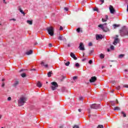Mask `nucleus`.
Returning <instances> with one entry per match:
<instances>
[{
	"label": "nucleus",
	"instance_id": "obj_1",
	"mask_svg": "<svg viewBox=\"0 0 128 128\" xmlns=\"http://www.w3.org/2000/svg\"><path fill=\"white\" fill-rule=\"evenodd\" d=\"M26 98L22 96L18 100V106H22L26 104Z\"/></svg>",
	"mask_w": 128,
	"mask_h": 128
},
{
	"label": "nucleus",
	"instance_id": "obj_2",
	"mask_svg": "<svg viewBox=\"0 0 128 128\" xmlns=\"http://www.w3.org/2000/svg\"><path fill=\"white\" fill-rule=\"evenodd\" d=\"M46 30H48V34L51 36H53L54 33V28H52V26L48 27Z\"/></svg>",
	"mask_w": 128,
	"mask_h": 128
},
{
	"label": "nucleus",
	"instance_id": "obj_3",
	"mask_svg": "<svg viewBox=\"0 0 128 128\" xmlns=\"http://www.w3.org/2000/svg\"><path fill=\"white\" fill-rule=\"evenodd\" d=\"M120 35L121 36H128V31L124 29L120 30Z\"/></svg>",
	"mask_w": 128,
	"mask_h": 128
},
{
	"label": "nucleus",
	"instance_id": "obj_4",
	"mask_svg": "<svg viewBox=\"0 0 128 128\" xmlns=\"http://www.w3.org/2000/svg\"><path fill=\"white\" fill-rule=\"evenodd\" d=\"M51 84H52L51 88L52 90H56V88L58 86V83H56V82H52L51 83Z\"/></svg>",
	"mask_w": 128,
	"mask_h": 128
},
{
	"label": "nucleus",
	"instance_id": "obj_5",
	"mask_svg": "<svg viewBox=\"0 0 128 128\" xmlns=\"http://www.w3.org/2000/svg\"><path fill=\"white\" fill-rule=\"evenodd\" d=\"M98 108H100V104H94L90 106V108H94V110H98Z\"/></svg>",
	"mask_w": 128,
	"mask_h": 128
},
{
	"label": "nucleus",
	"instance_id": "obj_6",
	"mask_svg": "<svg viewBox=\"0 0 128 128\" xmlns=\"http://www.w3.org/2000/svg\"><path fill=\"white\" fill-rule=\"evenodd\" d=\"M109 10H110V14H114V12H116V10L114 8V6H112V5L110 6Z\"/></svg>",
	"mask_w": 128,
	"mask_h": 128
},
{
	"label": "nucleus",
	"instance_id": "obj_7",
	"mask_svg": "<svg viewBox=\"0 0 128 128\" xmlns=\"http://www.w3.org/2000/svg\"><path fill=\"white\" fill-rule=\"evenodd\" d=\"M98 26V28H102V30H104V32H106V30H104V28H106V23H105L103 24H99Z\"/></svg>",
	"mask_w": 128,
	"mask_h": 128
},
{
	"label": "nucleus",
	"instance_id": "obj_8",
	"mask_svg": "<svg viewBox=\"0 0 128 128\" xmlns=\"http://www.w3.org/2000/svg\"><path fill=\"white\" fill-rule=\"evenodd\" d=\"M79 48L80 50H84V44H82V42H80V44Z\"/></svg>",
	"mask_w": 128,
	"mask_h": 128
},
{
	"label": "nucleus",
	"instance_id": "obj_9",
	"mask_svg": "<svg viewBox=\"0 0 128 128\" xmlns=\"http://www.w3.org/2000/svg\"><path fill=\"white\" fill-rule=\"evenodd\" d=\"M40 64L41 66L45 67L46 68H48V65L47 64H46L44 60L41 62Z\"/></svg>",
	"mask_w": 128,
	"mask_h": 128
},
{
	"label": "nucleus",
	"instance_id": "obj_10",
	"mask_svg": "<svg viewBox=\"0 0 128 128\" xmlns=\"http://www.w3.org/2000/svg\"><path fill=\"white\" fill-rule=\"evenodd\" d=\"M118 42H120V39H118V38H116L113 42V44H114V46H116V44H118Z\"/></svg>",
	"mask_w": 128,
	"mask_h": 128
},
{
	"label": "nucleus",
	"instance_id": "obj_11",
	"mask_svg": "<svg viewBox=\"0 0 128 128\" xmlns=\"http://www.w3.org/2000/svg\"><path fill=\"white\" fill-rule=\"evenodd\" d=\"M96 76H92L90 80V82H96Z\"/></svg>",
	"mask_w": 128,
	"mask_h": 128
},
{
	"label": "nucleus",
	"instance_id": "obj_12",
	"mask_svg": "<svg viewBox=\"0 0 128 128\" xmlns=\"http://www.w3.org/2000/svg\"><path fill=\"white\" fill-rule=\"evenodd\" d=\"M70 56L72 58H74V60H78V58L76 56V55H74V53L71 52Z\"/></svg>",
	"mask_w": 128,
	"mask_h": 128
},
{
	"label": "nucleus",
	"instance_id": "obj_13",
	"mask_svg": "<svg viewBox=\"0 0 128 128\" xmlns=\"http://www.w3.org/2000/svg\"><path fill=\"white\" fill-rule=\"evenodd\" d=\"M102 36L100 34H96V40H102Z\"/></svg>",
	"mask_w": 128,
	"mask_h": 128
},
{
	"label": "nucleus",
	"instance_id": "obj_14",
	"mask_svg": "<svg viewBox=\"0 0 128 128\" xmlns=\"http://www.w3.org/2000/svg\"><path fill=\"white\" fill-rule=\"evenodd\" d=\"M26 54H27V56H30V54H32V50L28 51Z\"/></svg>",
	"mask_w": 128,
	"mask_h": 128
},
{
	"label": "nucleus",
	"instance_id": "obj_15",
	"mask_svg": "<svg viewBox=\"0 0 128 128\" xmlns=\"http://www.w3.org/2000/svg\"><path fill=\"white\" fill-rule=\"evenodd\" d=\"M52 74V71H50L48 73V78H50Z\"/></svg>",
	"mask_w": 128,
	"mask_h": 128
},
{
	"label": "nucleus",
	"instance_id": "obj_16",
	"mask_svg": "<svg viewBox=\"0 0 128 128\" xmlns=\"http://www.w3.org/2000/svg\"><path fill=\"white\" fill-rule=\"evenodd\" d=\"M58 38L60 40H64V37L62 36V35H60Z\"/></svg>",
	"mask_w": 128,
	"mask_h": 128
},
{
	"label": "nucleus",
	"instance_id": "obj_17",
	"mask_svg": "<svg viewBox=\"0 0 128 128\" xmlns=\"http://www.w3.org/2000/svg\"><path fill=\"white\" fill-rule=\"evenodd\" d=\"M26 22L28 24H30V26H32V20H27Z\"/></svg>",
	"mask_w": 128,
	"mask_h": 128
},
{
	"label": "nucleus",
	"instance_id": "obj_18",
	"mask_svg": "<svg viewBox=\"0 0 128 128\" xmlns=\"http://www.w3.org/2000/svg\"><path fill=\"white\" fill-rule=\"evenodd\" d=\"M42 83H40V82H38V84H37V86H38V88H42Z\"/></svg>",
	"mask_w": 128,
	"mask_h": 128
},
{
	"label": "nucleus",
	"instance_id": "obj_19",
	"mask_svg": "<svg viewBox=\"0 0 128 128\" xmlns=\"http://www.w3.org/2000/svg\"><path fill=\"white\" fill-rule=\"evenodd\" d=\"M124 54H120V55L118 56V58H124Z\"/></svg>",
	"mask_w": 128,
	"mask_h": 128
},
{
	"label": "nucleus",
	"instance_id": "obj_20",
	"mask_svg": "<svg viewBox=\"0 0 128 128\" xmlns=\"http://www.w3.org/2000/svg\"><path fill=\"white\" fill-rule=\"evenodd\" d=\"M120 110V107L118 106L114 108V110Z\"/></svg>",
	"mask_w": 128,
	"mask_h": 128
},
{
	"label": "nucleus",
	"instance_id": "obj_21",
	"mask_svg": "<svg viewBox=\"0 0 128 128\" xmlns=\"http://www.w3.org/2000/svg\"><path fill=\"white\" fill-rule=\"evenodd\" d=\"M77 32H82V30H80V28H78L76 29Z\"/></svg>",
	"mask_w": 128,
	"mask_h": 128
},
{
	"label": "nucleus",
	"instance_id": "obj_22",
	"mask_svg": "<svg viewBox=\"0 0 128 128\" xmlns=\"http://www.w3.org/2000/svg\"><path fill=\"white\" fill-rule=\"evenodd\" d=\"M18 84V81H16L14 84V86H16Z\"/></svg>",
	"mask_w": 128,
	"mask_h": 128
},
{
	"label": "nucleus",
	"instance_id": "obj_23",
	"mask_svg": "<svg viewBox=\"0 0 128 128\" xmlns=\"http://www.w3.org/2000/svg\"><path fill=\"white\" fill-rule=\"evenodd\" d=\"M19 10H20V12H22V14H24V16L26 14V13H24V11L21 8H20Z\"/></svg>",
	"mask_w": 128,
	"mask_h": 128
},
{
	"label": "nucleus",
	"instance_id": "obj_24",
	"mask_svg": "<svg viewBox=\"0 0 128 128\" xmlns=\"http://www.w3.org/2000/svg\"><path fill=\"white\" fill-rule=\"evenodd\" d=\"M21 76H22V78H26V73H23L21 74Z\"/></svg>",
	"mask_w": 128,
	"mask_h": 128
},
{
	"label": "nucleus",
	"instance_id": "obj_25",
	"mask_svg": "<svg viewBox=\"0 0 128 128\" xmlns=\"http://www.w3.org/2000/svg\"><path fill=\"white\" fill-rule=\"evenodd\" d=\"M94 52V50H90L89 52L90 56H92V52Z\"/></svg>",
	"mask_w": 128,
	"mask_h": 128
},
{
	"label": "nucleus",
	"instance_id": "obj_26",
	"mask_svg": "<svg viewBox=\"0 0 128 128\" xmlns=\"http://www.w3.org/2000/svg\"><path fill=\"white\" fill-rule=\"evenodd\" d=\"M113 26H114V28H118V26H120V25L116 24H114L113 25Z\"/></svg>",
	"mask_w": 128,
	"mask_h": 128
},
{
	"label": "nucleus",
	"instance_id": "obj_27",
	"mask_svg": "<svg viewBox=\"0 0 128 128\" xmlns=\"http://www.w3.org/2000/svg\"><path fill=\"white\" fill-rule=\"evenodd\" d=\"M93 10H94V12H98V9L97 8H94Z\"/></svg>",
	"mask_w": 128,
	"mask_h": 128
},
{
	"label": "nucleus",
	"instance_id": "obj_28",
	"mask_svg": "<svg viewBox=\"0 0 128 128\" xmlns=\"http://www.w3.org/2000/svg\"><path fill=\"white\" fill-rule=\"evenodd\" d=\"M100 58H104V54H100Z\"/></svg>",
	"mask_w": 128,
	"mask_h": 128
},
{
	"label": "nucleus",
	"instance_id": "obj_29",
	"mask_svg": "<svg viewBox=\"0 0 128 128\" xmlns=\"http://www.w3.org/2000/svg\"><path fill=\"white\" fill-rule=\"evenodd\" d=\"M70 62H67L65 63V65L66 66H70Z\"/></svg>",
	"mask_w": 128,
	"mask_h": 128
},
{
	"label": "nucleus",
	"instance_id": "obj_30",
	"mask_svg": "<svg viewBox=\"0 0 128 128\" xmlns=\"http://www.w3.org/2000/svg\"><path fill=\"white\" fill-rule=\"evenodd\" d=\"M122 114H123L124 118H126V114H124V112H122Z\"/></svg>",
	"mask_w": 128,
	"mask_h": 128
},
{
	"label": "nucleus",
	"instance_id": "obj_31",
	"mask_svg": "<svg viewBox=\"0 0 128 128\" xmlns=\"http://www.w3.org/2000/svg\"><path fill=\"white\" fill-rule=\"evenodd\" d=\"M98 128H104V126H102V125H98Z\"/></svg>",
	"mask_w": 128,
	"mask_h": 128
},
{
	"label": "nucleus",
	"instance_id": "obj_32",
	"mask_svg": "<svg viewBox=\"0 0 128 128\" xmlns=\"http://www.w3.org/2000/svg\"><path fill=\"white\" fill-rule=\"evenodd\" d=\"M8 102H10V100H12V98L10 96H9L8 98Z\"/></svg>",
	"mask_w": 128,
	"mask_h": 128
},
{
	"label": "nucleus",
	"instance_id": "obj_33",
	"mask_svg": "<svg viewBox=\"0 0 128 128\" xmlns=\"http://www.w3.org/2000/svg\"><path fill=\"white\" fill-rule=\"evenodd\" d=\"M110 50H114V46H111Z\"/></svg>",
	"mask_w": 128,
	"mask_h": 128
},
{
	"label": "nucleus",
	"instance_id": "obj_34",
	"mask_svg": "<svg viewBox=\"0 0 128 128\" xmlns=\"http://www.w3.org/2000/svg\"><path fill=\"white\" fill-rule=\"evenodd\" d=\"M77 79H78V76H74L73 77L74 80H77Z\"/></svg>",
	"mask_w": 128,
	"mask_h": 128
},
{
	"label": "nucleus",
	"instance_id": "obj_35",
	"mask_svg": "<svg viewBox=\"0 0 128 128\" xmlns=\"http://www.w3.org/2000/svg\"><path fill=\"white\" fill-rule=\"evenodd\" d=\"M75 66H76V68L80 67V64L78 63H76Z\"/></svg>",
	"mask_w": 128,
	"mask_h": 128
},
{
	"label": "nucleus",
	"instance_id": "obj_36",
	"mask_svg": "<svg viewBox=\"0 0 128 128\" xmlns=\"http://www.w3.org/2000/svg\"><path fill=\"white\" fill-rule=\"evenodd\" d=\"M88 46H92V42H90L88 44Z\"/></svg>",
	"mask_w": 128,
	"mask_h": 128
},
{
	"label": "nucleus",
	"instance_id": "obj_37",
	"mask_svg": "<svg viewBox=\"0 0 128 128\" xmlns=\"http://www.w3.org/2000/svg\"><path fill=\"white\" fill-rule=\"evenodd\" d=\"M88 64H92V60H90Z\"/></svg>",
	"mask_w": 128,
	"mask_h": 128
},
{
	"label": "nucleus",
	"instance_id": "obj_38",
	"mask_svg": "<svg viewBox=\"0 0 128 128\" xmlns=\"http://www.w3.org/2000/svg\"><path fill=\"white\" fill-rule=\"evenodd\" d=\"M80 127L78 125H75L74 126L73 128H79Z\"/></svg>",
	"mask_w": 128,
	"mask_h": 128
},
{
	"label": "nucleus",
	"instance_id": "obj_39",
	"mask_svg": "<svg viewBox=\"0 0 128 128\" xmlns=\"http://www.w3.org/2000/svg\"><path fill=\"white\" fill-rule=\"evenodd\" d=\"M111 104H112V106H114L116 104V103L114 102H111Z\"/></svg>",
	"mask_w": 128,
	"mask_h": 128
},
{
	"label": "nucleus",
	"instance_id": "obj_40",
	"mask_svg": "<svg viewBox=\"0 0 128 128\" xmlns=\"http://www.w3.org/2000/svg\"><path fill=\"white\" fill-rule=\"evenodd\" d=\"M123 88H128V84H124L123 86Z\"/></svg>",
	"mask_w": 128,
	"mask_h": 128
},
{
	"label": "nucleus",
	"instance_id": "obj_41",
	"mask_svg": "<svg viewBox=\"0 0 128 128\" xmlns=\"http://www.w3.org/2000/svg\"><path fill=\"white\" fill-rule=\"evenodd\" d=\"M100 2H102L101 4H104V0H100Z\"/></svg>",
	"mask_w": 128,
	"mask_h": 128
},
{
	"label": "nucleus",
	"instance_id": "obj_42",
	"mask_svg": "<svg viewBox=\"0 0 128 128\" xmlns=\"http://www.w3.org/2000/svg\"><path fill=\"white\" fill-rule=\"evenodd\" d=\"M116 90H120V86H117V87H116Z\"/></svg>",
	"mask_w": 128,
	"mask_h": 128
},
{
	"label": "nucleus",
	"instance_id": "obj_43",
	"mask_svg": "<svg viewBox=\"0 0 128 128\" xmlns=\"http://www.w3.org/2000/svg\"><path fill=\"white\" fill-rule=\"evenodd\" d=\"M106 21H107V20H106V19L102 18V22H106Z\"/></svg>",
	"mask_w": 128,
	"mask_h": 128
},
{
	"label": "nucleus",
	"instance_id": "obj_44",
	"mask_svg": "<svg viewBox=\"0 0 128 128\" xmlns=\"http://www.w3.org/2000/svg\"><path fill=\"white\" fill-rule=\"evenodd\" d=\"M83 99H84V98H82V96H80V97L79 98V100H82Z\"/></svg>",
	"mask_w": 128,
	"mask_h": 128
},
{
	"label": "nucleus",
	"instance_id": "obj_45",
	"mask_svg": "<svg viewBox=\"0 0 128 128\" xmlns=\"http://www.w3.org/2000/svg\"><path fill=\"white\" fill-rule=\"evenodd\" d=\"M64 30V28H62V26H60V30Z\"/></svg>",
	"mask_w": 128,
	"mask_h": 128
},
{
	"label": "nucleus",
	"instance_id": "obj_46",
	"mask_svg": "<svg viewBox=\"0 0 128 128\" xmlns=\"http://www.w3.org/2000/svg\"><path fill=\"white\" fill-rule=\"evenodd\" d=\"M105 20H108V16H106V19Z\"/></svg>",
	"mask_w": 128,
	"mask_h": 128
},
{
	"label": "nucleus",
	"instance_id": "obj_47",
	"mask_svg": "<svg viewBox=\"0 0 128 128\" xmlns=\"http://www.w3.org/2000/svg\"><path fill=\"white\" fill-rule=\"evenodd\" d=\"M64 10H66V12H68V8H64Z\"/></svg>",
	"mask_w": 128,
	"mask_h": 128
},
{
	"label": "nucleus",
	"instance_id": "obj_48",
	"mask_svg": "<svg viewBox=\"0 0 128 128\" xmlns=\"http://www.w3.org/2000/svg\"><path fill=\"white\" fill-rule=\"evenodd\" d=\"M2 88H4V82H3L2 83Z\"/></svg>",
	"mask_w": 128,
	"mask_h": 128
},
{
	"label": "nucleus",
	"instance_id": "obj_49",
	"mask_svg": "<svg viewBox=\"0 0 128 128\" xmlns=\"http://www.w3.org/2000/svg\"><path fill=\"white\" fill-rule=\"evenodd\" d=\"M49 46L50 48H52V44H49Z\"/></svg>",
	"mask_w": 128,
	"mask_h": 128
},
{
	"label": "nucleus",
	"instance_id": "obj_50",
	"mask_svg": "<svg viewBox=\"0 0 128 128\" xmlns=\"http://www.w3.org/2000/svg\"><path fill=\"white\" fill-rule=\"evenodd\" d=\"M3 2L6 4V0H3Z\"/></svg>",
	"mask_w": 128,
	"mask_h": 128
},
{
	"label": "nucleus",
	"instance_id": "obj_51",
	"mask_svg": "<svg viewBox=\"0 0 128 128\" xmlns=\"http://www.w3.org/2000/svg\"><path fill=\"white\" fill-rule=\"evenodd\" d=\"M78 110L79 112H82V109H78Z\"/></svg>",
	"mask_w": 128,
	"mask_h": 128
},
{
	"label": "nucleus",
	"instance_id": "obj_52",
	"mask_svg": "<svg viewBox=\"0 0 128 128\" xmlns=\"http://www.w3.org/2000/svg\"><path fill=\"white\" fill-rule=\"evenodd\" d=\"M14 20V22H15L16 19H14V18H12V20Z\"/></svg>",
	"mask_w": 128,
	"mask_h": 128
},
{
	"label": "nucleus",
	"instance_id": "obj_53",
	"mask_svg": "<svg viewBox=\"0 0 128 128\" xmlns=\"http://www.w3.org/2000/svg\"><path fill=\"white\" fill-rule=\"evenodd\" d=\"M116 104H118V100H116Z\"/></svg>",
	"mask_w": 128,
	"mask_h": 128
},
{
	"label": "nucleus",
	"instance_id": "obj_54",
	"mask_svg": "<svg viewBox=\"0 0 128 128\" xmlns=\"http://www.w3.org/2000/svg\"><path fill=\"white\" fill-rule=\"evenodd\" d=\"M84 60H86V58L82 60V62H84Z\"/></svg>",
	"mask_w": 128,
	"mask_h": 128
},
{
	"label": "nucleus",
	"instance_id": "obj_55",
	"mask_svg": "<svg viewBox=\"0 0 128 128\" xmlns=\"http://www.w3.org/2000/svg\"><path fill=\"white\" fill-rule=\"evenodd\" d=\"M32 70H36V69H34V68L32 69Z\"/></svg>",
	"mask_w": 128,
	"mask_h": 128
},
{
	"label": "nucleus",
	"instance_id": "obj_56",
	"mask_svg": "<svg viewBox=\"0 0 128 128\" xmlns=\"http://www.w3.org/2000/svg\"><path fill=\"white\" fill-rule=\"evenodd\" d=\"M124 72H128V70L126 69V70H124Z\"/></svg>",
	"mask_w": 128,
	"mask_h": 128
},
{
	"label": "nucleus",
	"instance_id": "obj_57",
	"mask_svg": "<svg viewBox=\"0 0 128 128\" xmlns=\"http://www.w3.org/2000/svg\"><path fill=\"white\" fill-rule=\"evenodd\" d=\"M4 78L2 79V82H4Z\"/></svg>",
	"mask_w": 128,
	"mask_h": 128
},
{
	"label": "nucleus",
	"instance_id": "obj_58",
	"mask_svg": "<svg viewBox=\"0 0 128 128\" xmlns=\"http://www.w3.org/2000/svg\"><path fill=\"white\" fill-rule=\"evenodd\" d=\"M116 38H118V36H116Z\"/></svg>",
	"mask_w": 128,
	"mask_h": 128
},
{
	"label": "nucleus",
	"instance_id": "obj_59",
	"mask_svg": "<svg viewBox=\"0 0 128 128\" xmlns=\"http://www.w3.org/2000/svg\"><path fill=\"white\" fill-rule=\"evenodd\" d=\"M108 52H110V49H108Z\"/></svg>",
	"mask_w": 128,
	"mask_h": 128
},
{
	"label": "nucleus",
	"instance_id": "obj_60",
	"mask_svg": "<svg viewBox=\"0 0 128 128\" xmlns=\"http://www.w3.org/2000/svg\"><path fill=\"white\" fill-rule=\"evenodd\" d=\"M38 44V43H36V44Z\"/></svg>",
	"mask_w": 128,
	"mask_h": 128
},
{
	"label": "nucleus",
	"instance_id": "obj_61",
	"mask_svg": "<svg viewBox=\"0 0 128 128\" xmlns=\"http://www.w3.org/2000/svg\"><path fill=\"white\" fill-rule=\"evenodd\" d=\"M38 44V43H36V44Z\"/></svg>",
	"mask_w": 128,
	"mask_h": 128
},
{
	"label": "nucleus",
	"instance_id": "obj_62",
	"mask_svg": "<svg viewBox=\"0 0 128 128\" xmlns=\"http://www.w3.org/2000/svg\"><path fill=\"white\" fill-rule=\"evenodd\" d=\"M38 44V43H36V44Z\"/></svg>",
	"mask_w": 128,
	"mask_h": 128
},
{
	"label": "nucleus",
	"instance_id": "obj_63",
	"mask_svg": "<svg viewBox=\"0 0 128 128\" xmlns=\"http://www.w3.org/2000/svg\"><path fill=\"white\" fill-rule=\"evenodd\" d=\"M68 46H70V44H68Z\"/></svg>",
	"mask_w": 128,
	"mask_h": 128
},
{
	"label": "nucleus",
	"instance_id": "obj_64",
	"mask_svg": "<svg viewBox=\"0 0 128 128\" xmlns=\"http://www.w3.org/2000/svg\"><path fill=\"white\" fill-rule=\"evenodd\" d=\"M2 128H4V127H2Z\"/></svg>",
	"mask_w": 128,
	"mask_h": 128
}]
</instances>
